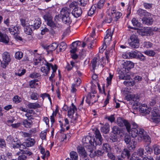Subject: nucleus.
<instances>
[{
	"mask_svg": "<svg viewBox=\"0 0 160 160\" xmlns=\"http://www.w3.org/2000/svg\"><path fill=\"white\" fill-rule=\"evenodd\" d=\"M8 29L10 33L13 36L19 33L18 28L16 26L11 25Z\"/></svg>",
	"mask_w": 160,
	"mask_h": 160,
	"instance_id": "obj_22",
	"label": "nucleus"
},
{
	"mask_svg": "<svg viewBox=\"0 0 160 160\" xmlns=\"http://www.w3.org/2000/svg\"><path fill=\"white\" fill-rule=\"evenodd\" d=\"M26 72V70L25 69L22 68H20V69H19L17 72H15V75L16 76H18L20 77L24 75Z\"/></svg>",
	"mask_w": 160,
	"mask_h": 160,
	"instance_id": "obj_38",
	"label": "nucleus"
},
{
	"mask_svg": "<svg viewBox=\"0 0 160 160\" xmlns=\"http://www.w3.org/2000/svg\"><path fill=\"white\" fill-rule=\"evenodd\" d=\"M59 47L60 51H63L65 50L67 48V45L66 43L64 42H62L60 43L59 45Z\"/></svg>",
	"mask_w": 160,
	"mask_h": 160,
	"instance_id": "obj_44",
	"label": "nucleus"
},
{
	"mask_svg": "<svg viewBox=\"0 0 160 160\" xmlns=\"http://www.w3.org/2000/svg\"><path fill=\"white\" fill-rule=\"evenodd\" d=\"M47 25L50 26L51 28H55L56 26V24L52 20L47 22Z\"/></svg>",
	"mask_w": 160,
	"mask_h": 160,
	"instance_id": "obj_62",
	"label": "nucleus"
},
{
	"mask_svg": "<svg viewBox=\"0 0 160 160\" xmlns=\"http://www.w3.org/2000/svg\"><path fill=\"white\" fill-rule=\"evenodd\" d=\"M95 148H92V150L91 149L90 150L88 151V155L91 158H93L96 156H99L103 155L104 152L102 149V150H98L96 151H94V149Z\"/></svg>",
	"mask_w": 160,
	"mask_h": 160,
	"instance_id": "obj_11",
	"label": "nucleus"
},
{
	"mask_svg": "<svg viewBox=\"0 0 160 160\" xmlns=\"http://www.w3.org/2000/svg\"><path fill=\"white\" fill-rule=\"evenodd\" d=\"M153 149L154 153L156 155H158L160 153V146L155 145L153 147Z\"/></svg>",
	"mask_w": 160,
	"mask_h": 160,
	"instance_id": "obj_51",
	"label": "nucleus"
},
{
	"mask_svg": "<svg viewBox=\"0 0 160 160\" xmlns=\"http://www.w3.org/2000/svg\"><path fill=\"white\" fill-rule=\"evenodd\" d=\"M77 149L78 152L81 156V157L86 156L87 154H88V149L86 152L83 147L82 146H78L77 148Z\"/></svg>",
	"mask_w": 160,
	"mask_h": 160,
	"instance_id": "obj_18",
	"label": "nucleus"
},
{
	"mask_svg": "<svg viewBox=\"0 0 160 160\" xmlns=\"http://www.w3.org/2000/svg\"><path fill=\"white\" fill-rule=\"evenodd\" d=\"M58 44L56 43H53L50 45H44L42 47L43 48L47 50L48 54L51 53L58 47Z\"/></svg>",
	"mask_w": 160,
	"mask_h": 160,
	"instance_id": "obj_10",
	"label": "nucleus"
},
{
	"mask_svg": "<svg viewBox=\"0 0 160 160\" xmlns=\"http://www.w3.org/2000/svg\"><path fill=\"white\" fill-rule=\"evenodd\" d=\"M142 129V128L137 129L135 128H132L131 129L130 131L128 132L131 134L132 138H135L136 137L138 138L140 129Z\"/></svg>",
	"mask_w": 160,
	"mask_h": 160,
	"instance_id": "obj_16",
	"label": "nucleus"
},
{
	"mask_svg": "<svg viewBox=\"0 0 160 160\" xmlns=\"http://www.w3.org/2000/svg\"><path fill=\"white\" fill-rule=\"evenodd\" d=\"M57 66L56 64H54L53 67H52V69L53 71L52 72L51 76L49 78V80L51 81H52V79L55 77V73L56 72L57 69Z\"/></svg>",
	"mask_w": 160,
	"mask_h": 160,
	"instance_id": "obj_34",
	"label": "nucleus"
},
{
	"mask_svg": "<svg viewBox=\"0 0 160 160\" xmlns=\"http://www.w3.org/2000/svg\"><path fill=\"white\" fill-rule=\"evenodd\" d=\"M31 26H26L24 28V32L28 35H31L32 32V29L30 27Z\"/></svg>",
	"mask_w": 160,
	"mask_h": 160,
	"instance_id": "obj_36",
	"label": "nucleus"
},
{
	"mask_svg": "<svg viewBox=\"0 0 160 160\" xmlns=\"http://www.w3.org/2000/svg\"><path fill=\"white\" fill-rule=\"evenodd\" d=\"M126 99L127 101L132 100L134 102H138L139 98L137 96H135L134 94H130L126 97Z\"/></svg>",
	"mask_w": 160,
	"mask_h": 160,
	"instance_id": "obj_28",
	"label": "nucleus"
},
{
	"mask_svg": "<svg viewBox=\"0 0 160 160\" xmlns=\"http://www.w3.org/2000/svg\"><path fill=\"white\" fill-rule=\"evenodd\" d=\"M122 66L123 68L125 69L127 72H129L130 70L134 68V63L132 62L126 61L122 63Z\"/></svg>",
	"mask_w": 160,
	"mask_h": 160,
	"instance_id": "obj_13",
	"label": "nucleus"
},
{
	"mask_svg": "<svg viewBox=\"0 0 160 160\" xmlns=\"http://www.w3.org/2000/svg\"><path fill=\"white\" fill-rule=\"evenodd\" d=\"M112 15L114 17H115V20L117 21L122 16V14L120 12H113V14Z\"/></svg>",
	"mask_w": 160,
	"mask_h": 160,
	"instance_id": "obj_46",
	"label": "nucleus"
},
{
	"mask_svg": "<svg viewBox=\"0 0 160 160\" xmlns=\"http://www.w3.org/2000/svg\"><path fill=\"white\" fill-rule=\"evenodd\" d=\"M102 150L104 152H108L110 151L111 148L109 145L107 143L103 144Z\"/></svg>",
	"mask_w": 160,
	"mask_h": 160,
	"instance_id": "obj_49",
	"label": "nucleus"
},
{
	"mask_svg": "<svg viewBox=\"0 0 160 160\" xmlns=\"http://www.w3.org/2000/svg\"><path fill=\"white\" fill-rule=\"evenodd\" d=\"M112 131L114 134H119L121 132L120 128L117 126H114L112 128Z\"/></svg>",
	"mask_w": 160,
	"mask_h": 160,
	"instance_id": "obj_41",
	"label": "nucleus"
},
{
	"mask_svg": "<svg viewBox=\"0 0 160 160\" xmlns=\"http://www.w3.org/2000/svg\"><path fill=\"white\" fill-rule=\"evenodd\" d=\"M152 115L154 117V119H157V121L159 122L160 111L158 109H154L152 112Z\"/></svg>",
	"mask_w": 160,
	"mask_h": 160,
	"instance_id": "obj_21",
	"label": "nucleus"
},
{
	"mask_svg": "<svg viewBox=\"0 0 160 160\" xmlns=\"http://www.w3.org/2000/svg\"><path fill=\"white\" fill-rule=\"evenodd\" d=\"M99 60V57L98 56L96 57H94L93 60L91 61V64H92V66L93 69L95 70V68L98 64V62Z\"/></svg>",
	"mask_w": 160,
	"mask_h": 160,
	"instance_id": "obj_27",
	"label": "nucleus"
},
{
	"mask_svg": "<svg viewBox=\"0 0 160 160\" xmlns=\"http://www.w3.org/2000/svg\"><path fill=\"white\" fill-rule=\"evenodd\" d=\"M18 160H26L27 159V156L25 155L22 154L18 156L17 158Z\"/></svg>",
	"mask_w": 160,
	"mask_h": 160,
	"instance_id": "obj_63",
	"label": "nucleus"
},
{
	"mask_svg": "<svg viewBox=\"0 0 160 160\" xmlns=\"http://www.w3.org/2000/svg\"><path fill=\"white\" fill-rule=\"evenodd\" d=\"M9 41V38L8 36L6 34H2L0 32V42L7 44Z\"/></svg>",
	"mask_w": 160,
	"mask_h": 160,
	"instance_id": "obj_25",
	"label": "nucleus"
},
{
	"mask_svg": "<svg viewBox=\"0 0 160 160\" xmlns=\"http://www.w3.org/2000/svg\"><path fill=\"white\" fill-rule=\"evenodd\" d=\"M27 147H31L33 146L35 143V140L31 138H28L27 141L25 142Z\"/></svg>",
	"mask_w": 160,
	"mask_h": 160,
	"instance_id": "obj_39",
	"label": "nucleus"
},
{
	"mask_svg": "<svg viewBox=\"0 0 160 160\" xmlns=\"http://www.w3.org/2000/svg\"><path fill=\"white\" fill-rule=\"evenodd\" d=\"M96 138V140L94 141L96 146L97 145H100L102 144V139L101 135L99 130L96 129L94 132Z\"/></svg>",
	"mask_w": 160,
	"mask_h": 160,
	"instance_id": "obj_12",
	"label": "nucleus"
},
{
	"mask_svg": "<svg viewBox=\"0 0 160 160\" xmlns=\"http://www.w3.org/2000/svg\"><path fill=\"white\" fill-rule=\"evenodd\" d=\"M142 23L147 25H151L153 22V20L151 17V16H149L148 17L146 16L143 18L142 19Z\"/></svg>",
	"mask_w": 160,
	"mask_h": 160,
	"instance_id": "obj_19",
	"label": "nucleus"
},
{
	"mask_svg": "<svg viewBox=\"0 0 160 160\" xmlns=\"http://www.w3.org/2000/svg\"><path fill=\"white\" fill-rule=\"evenodd\" d=\"M153 44L149 42H145L144 43V47L146 48H150L152 46Z\"/></svg>",
	"mask_w": 160,
	"mask_h": 160,
	"instance_id": "obj_64",
	"label": "nucleus"
},
{
	"mask_svg": "<svg viewBox=\"0 0 160 160\" xmlns=\"http://www.w3.org/2000/svg\"><path fill=\"white\" fill-rule=\"evenodd\" d=\"M2 58L3 63H2V66L3 68H5L11 61V56L9 52H4L2 54Z\"/></svg>",
	"mask_w": 160,
	"mask_h": 160,
	"instance_id": "obj_6",
	"label": "nucleus"
},
{
	"mask_svg": "<svg viewBox=\"0 0 160 160\" xmlns=\"http://www.w3.org/2000/svg\"><path fill=\"white\" fill-rule=\"evenodd\" d=\"M124 122H125L124 123V126L125 127L127 132H129L131 129L130 124L128 121L127 120H126Z\"/></svg>",
	"mask_w": 160,
	"mask_h": 160,
	"instance_id": "obj_42",
	"label": "nucleus"
},
{
	"mask_svg": "<svg viewBox=\"0 0 160 160\" xmlns=\"http://www.w3.org/2000/svg\"><path fill=\"white\" fill-rule=\"evenodd\" d=\"M71 160H78V155L77 152L74 151H72L70 153Z\"/></svg>",
	"mask_w": 160,
	"mask_h": 160,
	"instance_id": "obj_30",
	"label": "nucleus"
},
{
	"mask_svg": "<svg viewBox=\"0 0 160 160\" xmlns=\"http://www.w3.org/2000/svg\"><path fill=\"white\" fill-rule=\"evenodd\" d=\"M109 131V125L108 123L105 124L101 128V132L105 133H108Z\"/></svg>",
	"mask_w": 160,
	"mask_h": 160,
	"instance_id": "obj_37",
	"label": "nucleus"
},
{
	"mask_svg": "<svg viewBox=\"0 0 160 160\" xmlns=\"http://www.w3.org/2000/svg\"><path fill=\"white\" fill-rule=\"evenodd\" d=\"M123 83L125 85L128 86H133L134 85L135 83L133 81H131L129 80L127 81H124L123 82Z\"/></svg>",
	"mask_w": 160,
	"mask_h": 160,
	"instance_id": "obj_54",
	"label": "nucleus"
},
{
	"mask_svg": "<svg viewBox=\"0 0 160 160\" xmlns=\"http://www.w3.org/2000/svg\"><path fill=\"white\" fill-rule=\"evenodd\" d=\"M62 19L64 23L68 24H70L72 22V20L69 16L62 17Z\"/></svg>",
	"mask_w": 160,
	"mask_h": 160,
	"instance_id": "obj_40",
	"label": "nucleus"
},
{
	"mask_svg": "<svg viewBox=\"0 0 160 160\" xmlns=\"http://www.w3.org/2000/svg\"><path fill=\"white\" fill-rule=\"evenodd\" d=\"M6 147V142L4 139L0 138V147L4 148Z\"/></svg>",
	"mask_w": 160,
	"mask_h": 160,
	"instance_id": "obj_60",
	"label": "nucleus"
},
{
	"mask_svg": "<svg viewBox=\"0 0 160 160\" xmlns=\"http://www.w3.org/2000/svg\"><path fill=\"white\" fill-rule=\"evenodd\" d=\"M94 141V139L89 136H84L82 139L83 146L87 148L88 149V151L95 148L96 146Z\"/></svg>",
	"mask_w": 160,
	"mask_h": 160,
	"instance_id": "obj_1",
	"label": "nucleus"
},
{
	"mask_svg": "<svg viewBox=\"0 0 160 160\" xmlns=\"http://www.w3.org/2000/svg\"><path fill=\"white\" fill-rule=\"evenodd\" d=\"M106 32V34L104 38L105 43H108L111 40L113 34V32H111V30L109 29H108Z\"/></svg>",
	"mask_w": 160,
	"mask_h": 160,
	"instance_id": "obj_20",
	"label": "nucleus"
},
{
	"mask_svg": "<svg viewBox=\"0 0 160 160\" xmlns=\"http://www.w3.org/2000/svg\"><path fill=\"white\" fill-rule=\"evenodd\" d=\"M144 150L142 148L138 149L136 152H135L133 153L130 160L142 159L143 157H147L146 155H144Z\"/></svg>",
	"mask_w": 160,
	"mask_h": 160,
	"instance_id": "obj_4",
	"label": "nucleus"
},
{
	"mask_svg": "<svg viewBox=\"0 0 160 160\" xmlns=\"http://www.w3.org/2000/svg\"><path fill=\"white\" fill-rule=\"evenodd\" d=\"M44 62V61L41 59V58H38L35 59L34 62V64L35 65H42Z\"/></svg>",
	"mask_w": 160,
	"mask_h": 160,
	"instance_id": "obj_43",
	"label": "nucleus"
},
{
	"mask_svg": "<svg viewBox=\"0 0 160 160\" xmlns=\"http://www.w3.org/2000/svg\"><path fill=\"white\" fill-rule=\"evenodd\" d=\"M137 13L140 17L151 16L150 13L141 8H139L137 10Z\"/></svg>",
	"mask_w": 160,
	"mask_h": 160,
	"instance_id": "obj_23",
	"label": "nucleus"
},
{
	"mask_svg": "<svg viewBox=\"0 0 160 160\" xmlns=\"http://www.w3.org/2000/svg\"><path fill=\"white\" fill-rule=\"evenodd\" d=\"M151 31V28H147L141 30L140 32V34L142 36H148V35H150Z\"/></svg>",
	"mask_w": 160,
	"mask_h": 160,
	"instance_id": "obj_32",
	"label": "nucleus"
},
{
	"mask_svg": "<svg viewBox=\"0 0 160 160\" xmlns=\"http://www.w3.org/2000/svg\"><path fill=\"white\" fill-rule=\"evenodd\" d=\"M128 72H127V70L125 68H122L121 69L119 70L118 71L119 74V78L121 79L127 80L130 78V76L127 73Z\"/></svg>",
	"mask_w": 160,
	"mask_h": 160,
	"instance_id": "obj_9",
	"label": "nucleus"
},
{
	"mask_svg": "<svg viewBox=\"0 0 160 160\" xmlns=\"http://www.w3.org/2000/svg\"><path fill=\"white\" fill-rule=\"evenodd\" d=\"M11 146L14 148H18L20 147V144L19 142L17 139L15 142V143H13L11 145Z\"/></svg>",
	"mask_w": 160,
	"mask_h": 160,
	"instance_id": "obj_59",
	"label": "nucleus"
},
{
	"mask_svg": "<svg viewBox=\"0 0 160 160\" xmlns=\"http://www.w3.org/2000/svg\"><path fill=\"white\" fill-rule=\"evenodd\" d=\"M43 18L45 20L48 22L52 20V18L51 15L49 14H46L43 16Z\"/></svg>",
	"mask_w": 160,
	"mask_h": 160,
	"instance_id": "obj_52",
	"label": "nucleus"
},
{
	"mask_svg": "<svg viewBox=\"0 0 160 160\" xmlns=\"http://www.w3.org/2000/svg\"><path fill=\"white\" fill-rule=\"evenodd\" d=\"M125 120L126 119H124L123 118L120 117H118L117 118L116 121L115 122L119 126L123 127L124 126V123L125 122L124 121H125Z\"/></svg>",
	"mask_w": 160,
	"mask_h": 160,
	"instance_id": "obj_33",
	"label": "nucleus"
},
{
	"mask_svg": "<svg viewBox=\"0 0 160 160\" xmlns=\"http://www.w3.org/2000/svg\"><path fill=\"white\" fill-rule=\"evenodd\" d=\"M105 0H100L97 4V7L98 8L101 9L102 8L105 2Z\"/></svg>",
	"mask_w": 160,
	"mask_h": 160,
	"instance_id": "obj_57",
	"label": "nucleus"
},
{
	"mask_svg": "<svg viewBox=\"0 0 160 160\" xmlns=\"http://www.w3.org/2000/svg\"><path fill=\"white\" fill-rule=\"evenodd\" d=\"M132 23L134 26L139 27L141 26V23L135 18H133L132 20Z\"/></svg>",
	"mask_w": 160,
	"mask_h": 160,
	"instance_id": "obj_45",
	"label": "nucleus"
},
{
	"mask_svg": "<svg viewBox=\"0 0 160 160\" xmlns=\"http://www.w3.org/2000/svg\"><path fill=\"white\" fill-rule=\"evenodd\" d=\"M132 150V149H130L128 147V148H124L123 151H122L121 153V157L124 158L127 157L128 158L130 155V150Z\"/></svg>",
	"mask_w": 160,
	"mask_h": 160,
	"instance_id": "obj_26",
	"label": "nucleus"
},
{
	"mask_svg": "<svg viewBox=\"0 0 160 160\" xmlns=\"http://www.w3.org/2000/svg\"><path fill=\"white\" fill-rule=\"evenodd\" d=\"M43 65H44L42 66L40 69L42 73H44L45 75H47L49 72L50 70V68L53 67L51 63L47 62L46 61H44V62Z\"/></svg>",
	"mask_w": 160,
	"mask_h": 160,
	"instance_id": "obj_7",
	"label": "nucleus"
},
{
	"mask_svg": "<svg viewBox=\"0 0 160 160\" xmlns=\"http://www.w3.org/2000/svg\"><path fill=\"white\" fill-rule=\"evenodd\" d=\"M137 57L138 59L142 61H144L146 59L145 56L140 53L137 55Z\"/></svg>",
	"mask_w": 160,
	"mask_h": 160,
	"instance_id": "obj_61",
	"label": "nucleus"
},
{
	"mask_svg": "<svg viewBox=\"0 0 160 160\" xmlns=\"http://www.w3.org/2000/svg\"><path fill=\"white\" fill-rule=\"evenodd\" d=\"M77 110V108L74 104L72 103L71 106H70L68 111V116L69 117H71L72 116L74 115Z\"/></svg>",
	"mask_w": 160,
	"mask_h": 160,
	"instance_id": "obj_15",
	"label": "nucleus"
},
{
	"mask_svg": "<svg viewBox=\"0 0 160 160\" xmlns=\"http://www.w3.org/2000/svg\"><path fill=\"white\" fill-rule=\"evenodd\" d=\"M145 132L143 129H140L139 136L137 138L138 141L139 142H141L143 140L145 142L150 144L151 142V138L148 135L145 134Z\"/></svg>",
	"mask_w": 160,
	"mask_h": 160,
	"instance_id": "obj_3",
	"label": "nucleus"
},
{
	"mask_svg": "<svg viewBox=\"0 0 160 160\" xmlns=\"http://www.w3.org/2000/svg\"><path fill=\"white\" fill-rule=\"evenodd\" d=\"M124 140L127 144H128V147L130 149H134L137 144V142L135 140L132 139L131 141L130 136L127 135L124 136Z\"/></svg>",
	"mask_w": 160,
	"mask_h": 160,
	"instance_id": "obj_5",
	"label": "nucleus"
},
{
	"mask_svg": "<svg viewBox=\"0 0 160 160\" xmlns=\"http://www.w3.org/2000/svg\"><path fill=\"white\" fill-rule=\"evenodd\" d=\"M38 80L37 79H35L33 80H31L29 83V85L30 87L32 88H35V82H38Z\"/></svg>",
	"mask_w": 160,
	"mask_h": 160,
	"instance_id": "obj_55",
	"label": "nucleus"
},
{
	"mask_svg": "<svg viewBox=\"0 0 160 160\" xmlns=\"http://www.w3.org/2000/svg\"><path fill=\"white\" fill-rule=\"evenodd\" d=\"M61 13L62 17L69 16L71 14V10L67 7L63 8L61 11Z\"/></svg>",
	"mask_w": 160,
	"mask_h": 160,
	"instance_id": "obj_24",
	"label": "nucleus"
},
{
	"mask_svg": "<svg viewBox=\"0 0 160 160\" xmlns=\"http://www.w3.org/2000/svg\"><path fill=\"white\" fill-rule=\"evenodd\" d=\"M144 53L145 54L152 57H153L155 54V52L152 50L146 51H144Z\"/></svg>",
	"mask_w": 160,
	"mask_h": 160,
	"instance_id": "obj_53",
	"label": "nucleus"
},
{
	"mask_svg": "<svg viewBox=\"0 0 160 160\" xmlns=\"http://www.w3.org/2000/svg\"><path fill=\"white\" fill-rule=\"evenodd\" d=\"M22 124L26 128H30L32 125V122L31 120H28L27 119H24L22 122Z\"/></svg>",
	"mask_w": 160,
	"mask_h": 160,
	"instance_id": "obj_29",
	"label": "nucleus"
},
{
	"mask_svg": "<svg viewBox=\"0 0 160 160\" xmlns=\"http://www.w3.org/2000/svg\"><path fill=\"white\" fill-rule=\"evenodd\" d=\"M27 106L30 109H35L40 107L39 104L37 103H29Z\"/></svg>",
	"mask_w": 160,
	"mask_h": 160,
	"instance_id": "obj_35",
	"label": "nucleus"
},
{
	"mask_svg": "<svg viewBox=\"0 0 160 160\" xmlns=\"http://www.w3.org/2000/svg\"><path fill=\"white\" fill-rule=\"evenodd\" d=\"M82 13V11L80 8L76 7L72 11L71 13L75 18H78L80 16Z\"/></svg>",
	"mask_w": 160,
	"mask_h": 160,
	"instance_id": "obj_14",
	"label": "nucleus"
},
{
	"mask_svg": "<svg viewBox=\"0 0 160 160\" xmlns=\"http://www.w3.org/2000/svg\"><path fill=\"white\" fill-rule=\"evenodd\" d=\"M78 4L81 6L84 7L88 2V0H78Z\"/></svg>",
	"mask_w": 160,
	"mask_h": 160,
	"instance_id": "obj_48",
	"label": "nucleus"
},
{
	"mask_svg": "<svg viewBox=\"0 0 160 160\" xmlns=\"http://www.w3.org/2000/svg\"><path fill=\"white\" fill-rule=\"evenodd\" d=\"M41 76V74L40 73L36 72H33L31 73L29 76V77L32 78H37Z\"/></svg>",
	"mask_w": 160,
	"mask_h": 160,
	"instance_id": "obj_47",
	"label": "nucleus"
},
{
	"mask_svg": "<svg viewBox=\"0 0 160 160\" xmlns=\"http://www.w3.org/2000/svg\"><path fill=\"white\" fill-rule=\"evenodd\" d=\"M23 55V53L21 51H18L15 54V58L18 60H20L22 57Z\"/></svg>",
	"mask_w": 160,
	"mask_h": 160,
	"instance_id": "obj_50",
	"label": "nucleus"
},
{
	"mask_svg": "<svg viewBox=\"0 0 160 160\" xmlns=\"http://www.w3.org/2000/svg\"><path fill=\"white\" fill-rule=\"evenodd\" d=\"M151 110V109L148 108L147 105L145 104H142L140 107L139 111L140 112L146 114H149Z\"/></svg>",
	"mask_w": 160,
	"mask_h": 160,
	"instance_id": "obj_17",
	"label": "nucleus"
},
{
	"mask_svg": "<svg viewBox=\"0 0 160 160\" xmlns=\"http://www.w3.org/2000/svg\"><path fill=\"white\" fill-rule=\"evenodd\" d=\"M29 26H31L33 29H38L40 26L41 24V19L38 18L37 19H35L34 20H30L29 22Z\"/></svg>",
	"mask_w": 160,
	"mask_h": 160,
	"instance_id": "obj_8",
	"label": "nucleus"
},
{
	"mask_svg": "<svg viewBox=\"0 0 160 160\" xmlns=\"http://www.w3.org/2000/svg\"><path fill=\"white\" fill-rule=\"evenodd\" d=\"M17 139V138H14L11 135H9L7 136L6 141L8 143L11 145L13 143H15V142Z\"/></svg>",
	"mask_w": 160,
	"mask_h": 160,
	"instance_id": "obj_31",
	"label": "nucleus"
},
{
	"mask_svg": "<svg viewBox=\"0 0 160 160\" xmlns=\"http://www.w3.org/2000/svg\"><path fill=\"white\" fill-rule=\"evenodd\" d=\"M128 43L132 48H138L139 46V40L138 36L134 34L131 35L128 39Z\"/></svg>",
	"mask_w": 160,
	"mask_h": 160,
	"instance_id": "obj_2",
	"label": "nucleus"
},
{
	"mask_svg": "<svg viewBox=\"0 0 160 160\" xmlns=\"http://www.w3.org/2000/svg\"><path fill=\"white\" fill-rule=\"evenodd\" d=\"M47 130H46L42 131L40 134V137L42 140L45 139L46 138Z\"/></svg>",
	"mask_w": 160,
	"mask_h": 160,
	"instance_id": "obj_58",
	"label": "nucleus"
},
{
	"mask_svg": "<svg viewBox=\"0 0 160 160\" xmlns=\"http://www.w3.org/2000/svg\"><path fill=\"white\" fill-rule=\"evenodd\" d=\"M128 54L129 55V57L131 58H136L137 56V52L133 51H131L128 53Z\"/></svg>",
	"mask_w": 160,
	"mask_h": 160,
	"instance_id": "obj_56",
	"label": "nucleus"
}]
</instances>
